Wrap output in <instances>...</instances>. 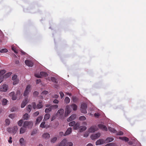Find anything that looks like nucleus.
<instances>
[{"instance_id":"nucleus-1","label":"nucleus","mask_w":146,"mask_h":146,"mask_svg":"<svg viewBox=\"0 0 146 146\" xmlns=\"http://www.w3.org/2000/svg\"><path fill=\"white\" fill-rule=\"evenodd\" d=\"M33 125V122L32 121H25L23 124V127H25L26 129H31L32 128Z\"/></svg>"},{"instance_id":"nucleus-2","label":"nucleus","mask_w":146,"mask_h":146,"mask_svg":"<svg viewBox=\"0 0 146 146\" xmlns=\"http://www.w3.org/2000/svg\"><path fill=\"white\" fill-rule=\"evenodd\" d=\"M7 130L8 132L15 134L18 131V127L17 126H14L12 128L8 127L7 128Z\"/></svg>"},{"instance_id":"nucleus-3","label":"nucleus","mask_w":146,"mask_h":146,"mask_svg":"<svg viewBox=\"0 0 146 146\" xmlns=\"http://www.w3.org/2000/svg\"><path fill=\"white\" fill-rule=\"evenodd\" d=\"M87 108V104L85 103L82 104L81 106L80 110L81 112L84 113H87L86 108Z\"/></svg>"},{"instance_id":"nucleus-4","label":"nucleus","mask_w":146,"mask_h":146,"mask_svg":"<svg viewBox=\"0 0 146 146\" xmlns=\"http://www.w3.org/2000/svg\"><path fill=\"white\" fill-rule=\"evenodd\" d=\"M72 111V110L69 106H67L65 109V116H67Z\"/></svg>"},{"instance_id":"nucleus-5","label":"nucleus","mask_w":146,"mask_h":146,"mask_svg":"<svg viewBox=\"0 0 146 146\" xmlns=\"http://www.w3.org/2000/svg\"><path fill=\"white\" fill-rule=\"evenodd\" d=\"M31 86L30 85H29L27 86L25 90V91L23 95L24 96H27L29 92H30V88Z\"/></svg>"},{"instance_id":"nucleus-6","label":"nucleus","mask_w":146,"mask_h":146,"mask_svg":"<svg viewBox=\"0 0 146 146\" xmlns=\"http://www.w3.org/2000/svg\"><path fill=\"white\" fill-rule=\"evenodd\" d=\"M8 88V86L6 84L3 85L0 88V91L1 92H6Z\"/></svg>"},{"instance_id":"nucleus-7","label":"nucleus","mask_w":146,"mask_h":146,"mask_svg":"<svg viewBox=\"0 0 146 146\" xmlns=\"http://www.w3.org/2000/svg\"><path fill=\"white\" fill-rule=\"evenodd\" d=\"M100 133H98L91 135L90 137L92 140H95L99 137L100 136Z\"/></svg>"},{"instance_id":"nucleus-8","label":"nucleus","mask_w":146,"mask_h":146,"mask_svg":"<svg viewBox=\"0 0 146 146\" xmlns=\"http://www.w3.org/2000/svg\"><path fill=\"white\" fill-rule=\"evenodd\" d=\"M98 129L96 126H91L88 129V131L90 133H93L97 131Z\"/></svg>"},{"instance_id":"nucleus-9","label":"nucleus","mask_w":146,"mask_h":146,"mask_svg":"<svg viewBox=\"0 0 146 146\" xmlns=\"http://www.w3.org/2000/svg\"><path fill=\"white\" fill-rule=\"evenodd\" d=\"M105 143V141L104 140L102 139H100L97 140L96 142V145H99L103 144Z\"/></svg>"},{"instance_id":"nucleus-10","label":"nucleus","mask_w":146,"mask_h":146,"mask_svg":"<svg viewBox=\"0 0 146 146\" xmlns=\"http://www.w3.org/2000/svg\"><path fill=\"white\" fill-rule=\"evenodd\" d=\"M20 145L21 146H25V145L26 142L23 138H21L19 140Z\"/></svg>"},{"instance_id":"nucleus-11","label":"nucleus","mask_w":146,"mask_h":146,"mask_svg":"<svg viewBox=\"0 0 146 146\" xmlns=\"http://www.w3.org/2000/svg\"><path fill=\"white\" fill-rule=\"evenodd\" d=\"M50 134L47 133H44L42 135V137L45 139H48L50 138Z\"/></svg>"},{"instance_id":"nucleus-12","label":"nucleus","mask_w":146,"mask_h":146,"mask_svg":"<svg viewBox=\"0 0 146 146\" xmlns=\"http://www.w3.org/2000/svg\"><path fill=\"white\" fill-rule=\"evenodd\" d=\"M26 64L29 67H32L33 65V62L29 60H27L25 61Z\"/></svg>"},{"instance_id":"nucleus-13","label":"nucleus","mask_w":146,"mask_h":146,"mask_svg":"<svg viewBox=\"0 0 146 146\" xmlns=\"http://www.w3.org/2000/svg\"><path fill=\"white\" fill-rule=\"evenodd\" d=\"M98 127L104 131H107V129L106 127L102 124H100L98 125Z\"/></svg>"},{"instance_id":"nucleus-14","label":"nucleus","mask_w":146,"mask_h":146,"mask_svg":"<svg viewBox=\"0 0 146 146\" xmlns=\"http://www.w3.org/2000/svg\"><path fill=\"white\" fill-rule=\"evenodd\" d=\"M76 115L75 114H73L71 115L67 119V121L68 122L72 121L74 119L76 118Z\"/></svg>"},{"instance_id":"nucleus-15","label":"nucleus","mask_w":146,"mask_h":146,"mask_svg":"<svg viewBox=\"0 0 146 146\" xmlns=\"http://www.w3.org/2000/svg\"><path fill=\"white\" fill-rule=\"evenodd\" d=\"M67 143V140L64 139L62 141L59 145V146H66Z\"/></svg>"},{"instance_id":"nucleus-16","label":"nucleus","mask_w":146,"mask_h":146,"mask_svg":"<svg viewBox=\"0 0 146 146\" xmlns=\"http://www.w3.org/2000/svg\"><path fill=\"white\" fill-rule=\"evenodd\" d=\"M9 95L11 97L12 99L13 100H15L16 99L17 97L15 96V93L14 92H12L9 94Z\"/></svg>"},{"instance_id":"nucleus-17","label":"nucleus","mask_w":146,"mask_h":146,"mask_svg":"<svg viewBox=\"0 0 146 146\" xmlns=\"http://www.w3.org/2000/svg\"><path fill=\"white\" fill-rule=\"evenodd\" d=\"M72 131V128L71 127L68 128L64 133V136H65L69 135L71 133Z\"/></svg>"},{"instance_id":"nucleus-18","label":"nucleus","mask_w":146,"mask_h":146,"mask_svg":"<svg viewBox=\"0 0 146 146\" xmlns=\"http://www.w3.org/2000/svg\"><path fill=\"white\" fill-rule=\"evenodd\" d=\"M64 113V110L63 109H60L57 111V114L58 115L61 116L63 115Z\"/></svg>"},{"instance_id":"nucleus-19","label":"nucleus","mask_w":146,"mask_h":146,"mask_svg":"<svg viewBox=\"0 0 146 146\" xmlns=\"http://www.w3.org/2000/svg\"><path fill=\"white\" fill-rule=\"evenodd\" d=\"M30 116L27 113L25 114L23 116V120H27L29 119Z\"/></svg>"},{"instance_id":"nucleus-20","label":"nucleus","mask_w":146,"mask_h":146,"mask_svg":"<svg viewBox=\"0 0 146 146\" xmlns=\"http://www.w3.org/2000/svg\"><path fill=\"white\" fill-rule=\"evenodd\" d=\"M43 117L42 116H39L36 119L35 124H38L40 122V121L42 120Z\"/></svg>"},{"instance_id":"nucleus-21","label":"nucleus","mask_w":146,"mask_h":146,"mask_svg":"<svg viewBox=\"0 0 146 146\" xmlns=\"http://www.w3.org/2000/svg\"><path fill=\"white\" fill-rule=\"evenodd\" d=\"M27 129L25 127H23V126L22 127H21L20 130V133L23 134L25 133Z\"/></svg>"},{"instance_id":"nucleus-22","label":"nucleus","mask_w":146,"mask_h":146,"mask_svg":"<svg viewBox=\"0 0 146 146\" xmlns=\"http://www.w3.org/2000/svg\"><path fill=\"white\" fill-rule=\"evenodd\" d=\"M80 123H77L76 124L75 123L74 125V129L75 130L79 128H80Z\"/></svg>"},{"instance_id":"nucleus-23","label":"nucleus","mask_w":146,"mask_h":146,"mask_svg":"<svg viewBox=\"0 0 146 146\" xmlns=\"http://www.w3.org/2000/svg\"><path fill=\"white\" fill-rule=\"evenodd\" d=\"M74 111H76L77 110V106L75 104H73L71 105L70 106Z\"/></svg>"},{"instance_id":"nucleus-24","label":"nucleus","mask_w":146,"mask_h":146,"mask_svg":"<svg viewBox=\"0 0 146 146\" xmlns=\"http://www.w3.org/2000/svg\"><path fill=\"white\" fill-rule=\"evenodd\" d=\"M50 117V115L49 114H46L44 116V119L43 120V121H45L49 119Z\"/></svg>"},{"instance_id":"nucleus-25","label":"nucleus","mask_w":146,"mask_h":146,"mask_svg":"<svg viewBox=\"0 0 146 146\" xmlns=\"http://www.w3.org/2000/svg\"><path fill=\"white\" fill-rule=\"evenodd\" d=\"M27 103V99H25V100L23 101L21 103V108H24L26 104Z\"/></svg>"},{"instance_id":"nucleus-26","label":"nucleus","mask_w":146,"mask_h":146,"mask_svg":"<svg viewBox=\"0 0 146 146\" xmlns=\"http://www.w3.org/2000/svg\"><path fill=\"white\" fill-rule=\"evenodd\" d=\"M9 102L8 100L4 98L2 102V104L3 105H5L7 104V103Z\"/></svg>"},{"instance_id":"nucleus-27","label":"nucleus","mask_w":146,"mask_h":146,"mask_svg":"<svg viewBox=\"0 0 146 146\" xmlns=\"http://www.w3.org/2000/svg\"><path fill=\"white\" fill-rule=\"evenodd\" d=\"M113 140V138L110 137H108L105 140V143H107L109 142H111Z\"/></svg>"},{"instance_id":"nucleus-28","label":"nucleus","mask_w":146,"mask_h":146,"mask_svg":"<svg viewBox=\"0 0 146 146\" xmlns=\"http://www.w3.org/2000/svg\"><path fill=\"white\" fill-rule=\"evenodd\" d=\"M42 122L40 125V127L42 128H47L46 125L45 124V122L44 121Z\"/></svg>"},{"instance_id":"nucleus-29","label":"nucleus","mask_w":146,"mask_h":146,"mask_svg":"<svg viewBox=\"0 0 146 146\" xmlns=\"http://www.w3.org/2000/svg\"><path fill=\"white\" fill-rule=\"evenodd\" d=\"M119 138L121 140L124 141H125L127 142L129 141L128 138L126 137H120Z\"/></svg>"},{"instance_id":"nucleus-30","label":"nucleus","mask_w":146,"mask_h":146,"mask_svg":"<svg viewBox=\"0 0 146 146\" xmlns=\"http://www.w3.org/2000/svg\"><path fill=\"white\" fill-rule=\"evenodd\" d=\"M80 131L82 132L83 131H85V130L87 128L86 127L84 126H80Z\"/></svg>"},{"instance_id":"nucleus-31","label":"nucleus","mask_w":146,"mask_h":146,"mask_svg":"<svg viewBox=\"0 0 146 146\" xmlns=\"http://www.w3.org/2000/svg\"><path fill=\"white\" fill-rule=\"evenodd\" d=\"M5 126L9 125L10 124V121L9 119H6L5 121Z\"/></svg>"},{"instance_id":"nucleus-32","label":"nucleus","mask_w":146,"mask_h":146,"mask_svg":"<svg viewBox=\"0 0 146 146\" xmlns=\"http://www.w3.org/2000/svg\"><path fill=\"white\" fill-rule=\"evenodd\" d=\"M52 109L51 108V106H50L49 108H46L45 110V112L46 113H48L51 111Z\"/></svg>"},{"instance_id":"nucleus-33","label":"nucleus","mask_w":146,"mask_h":146,"mask_svg":"<svg viewBox=\"0 0 146 146\" xmlns=\"http://www.w3.org/2000/svg\"><path fill=\"white\" fill-rule=\"evenodd\" d=\"M40 75L41 76L46 77L48 76V74L44 72H40Z\"/></svg>"},{"instance_id":"nucleus-34","label":"nucleus","mask_w":146,"mask_h":146,"mask_svg":"<svg viewBox=\"0 0 146 146\" xmlns=\"http://www.w3.org/2000/svg\"><path fill=\"white\" fill-rule=\"evenodd\" d=\"M12 73L11 72H8L5 74L3 76L4 78H7L9 77L12 74Z\"/></svg>"},{"instance_id":"nucleus-35","label":"nucleus","mask_w":146,"mask_h":146,"mask_svg":"<svg viewBox=\"0 0 146 146\" xmlns=\"http://www.w3.org/2000/svg\"><path fill=\"white\" fill-rule=\"evenodd\" d=\"M32 108V106L31 105H29L28 106V107L27 108V112L29 113H30L31 110Z\"/></svg>"},{"instance_id":"nucleus-36","label":"nucleus","mask_w":146,"mask_h":146,"mask_svg":"<svg viewBox=\"0 0 146 146\" xmlns=\"http://www.w3.org/2000/svg\"><path fill=\"white\" fill-rule=\"evenodd\" d=\"M108 129L110 132L113 133H116V131L114 128L111 127H109Z\"/></svg>"},{"instance_id":"nucleus-37","label":"nucleus","mask_w":146,"mask_h":146,"mask_svg":"<svg viewBox=\"0 0 146 146\" xmlns=\"http://www.w3.org/2000/svg\"><path fill=\"white\" fill-rule=\"evenodd\" d=\"M70 101V99L68 97H66L64 99V102L66 104L69 103Z\"/></svg>"},{"instance_id":"nucleus-38","label":"nucleus","mask_w":146,"mask_h":146,"mask_svg":"<svg viewBox=\"0 0 146 146\" xmlns=\"http://www.w3.org/2000/svg\"><path fill=\"white\" fill-rule=\"evenodd\" d=\"M43 106V105L41 104V102H39V103L36 106V108L38 109H40Z\"/></svg>"},{"instance_id":"nucleus-39","label":"nucleus","mask_w":146,"mask_h":146,"mask_svg":"<svg viewBox=\"0 0 146 146\" xmlns=\"http://www.w3.org/2000/svg\"><path fill=\"white\" fill-rule=\"evenodd\" d=\"M13 80V85H16L17 84L19 83V80L18 78Z\"/></svg>"},{"instance_id":"nucleus-40","label":"nucleus","mask_w":146,"mask_h":146,"mask_svg":"<svg viewBox=\"0 0 146 146\" xmlns=\"http://www.w3.org/2000/svg\"><path fill=\"white\" fill-rule=\"evenodd\" d=\"M8 50L6 48H3L0 50L1 53H5L8 52Z\"/></svg>"},{"instance_id":"nucleus-41","label":"nucleus","mask_w":146,"mask_h":146,"mask_svg":"<svg viewBox=\"0 0 146 146\" xmlns=\"http://www.w3.org/2000/svg\"><path fill=\"white\" fill-rule=\"evenodd\" d=\"M72 100L74 102L76 103L78 101V99L76 97L73 96L72 97Z\"/></svg>"},{"instance_id":"nucleus-42","label":"nucleus","mask_w":146,"mask_h":146,"mask_svg":"<svg viewBox=\"0 0 146 146\" xmlns=\"http://www.w3.org/2000/svg\"><path fill=\"white\" fill-rule=\"evenodd\" d=\"M79 119L80 121H84L86 119V118L84 116H82L79 117Z\"/></svg>"},{"instance_id":"nucleus-43","label":"nucleus","mask_w":146,"mask_h":146,"mask_svg":"<svg viewBox=\"0 0 146 146\" xmlns=\"http://www.w3.org/2000/svg\"><path fill=\"white\" fill-rule=\"evenodd\" d=\"M23 123V119H21L19 120L18 122V125L19 126H21Z\"/></svg>"},{"instance_id":"nucleus-44","label":"nucleus","mask_w":146,"mask_h":146,"mask_svg":"<svg viewBox=\"0 0 146 146\" xmlns=\"http://www.w3.org/2000/svg\"><path fill=\"white\" fill-rule=\"evenodd\" d=\"M48 93V92L46 90L42 92L41 96L43 97L44 96L47 94Z\"/></svg>"},{"instance_id":"nucleus-45","label":"nucleus","mask_w":146,"mask_h":146,"mask_svg":"<svg viewBox=\"0 0 146 146\" xmlns=\"http://www.w3.org/2000/svg\"><path fill=\"white\" fill-rule=\"evenodd\" d=\"M52 110H54L57 109L58 107V106L57 105H54L50 106Z\"/></svg>"},{"instance_id":"nucleus-46","label":"nucleus","mask_w":146,"mask_h":146,"mask_svg":"<svg viewBox=\"0 0 146 146\" xmlns=\"http://www.w3.org/2000/svg\"><path fill=\"white\" fill-rule=\"evenodd\" d=\"M57 139V138L56 137H54L51 140V142L52 143H54L56 141Z\"/></svg>"},{"instance_id":"nucleus-47","label":"nucleus","mask_w":146,"mask_h":146,"mask_svg":"<svg viewBox=\"0 0 146 146\" xmlns=\"http://www.w3.org/2000/svg\"><path fill=\"white\" fill-rule=\"evenodd\" d=\"M5 70H3L0 71V76H3V75L5 73Z\"/></svg>"},{"instance_id":"nucleus-48","label":"nucleus","mask_w":146,"mask_h":146,"mask_svg":"<svg viewBox=\"0 0 146 146\" xmlns=\"http://www.w3.org/2000/svg\"><path fill=\"white\" fill-rule=\"evenodd\" d=\"M73 144L72 142H67L66 144V146H73Z\"/></svg>"},{"instance_id":"nucleus-49","label":"nucleus","mask_w":146,"mask_h":146,"mask_svg":"<svg viewBox=\"0 0 146 146\" xmlns=\"http://www.w3.org/2000/svg\"><path fill=\"white\" fill-rule=\"evenodd\" d=\"M39 114V112L38 111H36L33 114V117H36Z\"/></svg>"},{"instance_id":"nucleus-50","label":"nucleus","mask_w":146,"mask_h":146,"mask_svg":"<svg viewBox=\"0 0 146 146\" xmlns=\"http://www.w3.org/2000/svg\"><path fill=\"white\" fill-rule=\"evenodd\" d=\"M75 121H72L70 122L69 123V125L70 126H74V124H75Z\"/></svg>"},{"instance_id":"nucleus-51","label":"nucleus","mask_w":146,"mask_h":146,"mask_svg":"<svg viewBox=\"0 0 146 146\" xmlns=\"http://www.w3.org/2000/svg\"><path fill=\"white\" fill-rule=\"evenodd\" d=\"M9 117L11 119H13L15 117V115L13 114H10L9 115Z\"/></svg>"},{"instance_id":"nucleus-52","label":"nucleus","mask_w":146,"mask_h":146,"mask_svg":"<svg viewBox=\"0 0 146 146\" xmlns=\"http://www.w3.org/2000/svg\"><path fill=\"white\" fill-rule=\"evenodd\" d=\"M37 130L36 129L33 131L31 133V135H34L36 134L37 133Z\"/></svg>"},{"instance_id":"nucleus-53","label":"nucleus","mask_w":146,"mask_h":146,"mask_svg":"<svg viewBox=\"0 0 146 146\" xmlns=\"http://www.w3.org/2000/svg\"><path fill=\"white\" fill-rule=\"evenodd\" d=\"M11 47L12 50L15 53H17V52L15 48L14 47V46L13 45H12Z\"/></svg>"},{"instance_id":"nucleus-54","label":"nucleus","mask_w":146,"mask_h":146,"mask_svg":"<svg viewBox=\"0 0 146 146\" xmlns=\"http://www.w3.org/2000/svg\"><path fill=\"white\" fill-rule=\"evenodd\" d=\"M51 80L53 82L57 83L56 79L54 77H51Z\"/></svg>"},{"instance_id":"nucleus-55","label":"nucleus","mask_w":146,"mask_h":146,"mask_svg":"<svg viewBox=\"0 0 146 146\" xmlns=\"http://www.w3.org/2000/svg\"><path fill=\"white\" fill-rule=\"evenodd\" d=\"M18 78H17V76L16 75H14L13 76H12V80H15L16 79H17Z\"/></svg>"},{"instance_id":"nucleus-56","label":"nucleus","mask_w":146,"mask_h":146,"mask_svg":"<svg viewBox=\"0 0 146 146\" xmlns=\"http://www.w3.org/2000/svg\"><path fill=\"white\" fill-rule=\"evenodd\" d=\"M35 76L38 78H41V76L40 75V73L39 74H36L35 75Z\"/></svg>"},{"instance_id":"nucleus-57","label":"nucleus","mask_w":146,"mask_h":146,"mask_svg":"<svg viewBox=\"0 0 146 146\" xmlns=\"http://www.w3.org/2000/svg\"><path fill=\"white\" fill-rule=\"evenodd\" d=\"M59 94H60V97H61V98H62L64 96V94L63 93V92H60V93H59Z\"/></svg>"},{"instance_id":"nucleus-58","label":"nucleus","mask_w":146,"mask_h":146,"mask_svg":"<svg viewBox=\"0 0 146 146\" xmlns=\"http://www.w3.org/2000/svg\"><path fill=\"white\" fill-rule=\"evenodd\" d=\"M32 106L34 109H35L36 108V104L35 103H33L32 104Z\"/></svg>"},{"instance_id":"nucleus-59","label":"nucleus","mask_w":146,"mask_h":146,"mask_svg":"<svg viewBox=\"0 0 146 146\" xmlns=\"http://www.w3.org/2000/svg\"><path fill=\"white\" fill-rule=\"evenodd\" d=\"M20 94L21 92L20 91H19V90H17L16 94V95L17 96H20Z\"/></svg>"},{"instance_id":"nucleus-60","label":"nucleus","mask_w":146,"mask_h":146,"mask_svg":"<svg viewBox=\"0 0 146 146\" xmlns=\"http://www.w3.org/2000/svg\"><path fill=\"white\" fill-rule=\"evenodd\" d=\"M3 76H0V84L3 81Z\"/></svg>"},{"instance_id":"nucleus-61","label":"nucleus","mask_w":146,"mask_h":146,"mask_svg":"<svg viewBox=\"0 0 146 146\" xmlns=\"http://www.w3.org/2000/svg\"><path fill=\"white\" fill-rule=\"evenodd\" d=\"M123 133L121 131H119L117 133V134L118 135H123Z\"/></svg>"},{"instance_id":"nucleus-62","label":"nucleus","mask_w":146,"mask_h":146,"mask_svg":"<svg viewBox=\"0 0 146 146\" xmlns=\"http://www.w3.org/2000/svg\"><path fill=\"white\" fill-rule=\"evenodd\" d=\"M52 97L56 98H57L58 97V96L57 94H55L52 96Z\"/></svg>"},{"instance_id":"nucleus-63","label":"nucleus","mask_w":146,"mask_h":146,"mask_svg":"<svg viewBox=\"0 0 146 146\" xmlns=\"http://www.w3.org/2000/svg\"><path fill=\"white\" fill-rule=\"evenodd\" d=\"M38 92L37 91L35 92L33 94V95L35 96H36L38 94Z\"/></svg>"},{"instance_id":"nucleus-64","label":"nucleus","mask_w":146,"mask_h":146,"mask_svg":"<svg viewBox=\"0 0 146 146\" xmlns=\"http://www.w3.org/2000/svg\"><path fill=\"white\" fill-rule=\"evenodd\" d=\"M58 101L56 99L55 100L53 101V102L54 104H58Z\"/></svg>"}]
</instances>
